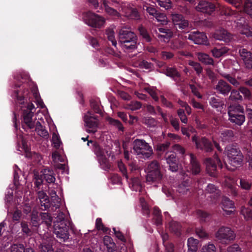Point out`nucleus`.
<instances>
[{
    "label": "nucleus",
    "instance_id": "1",
    "mask_svg": "<svg viewBox=\"0 0 252 252\" xmlns=\"http://www.w3.org/2000/svg\"><path fill=\"white\" fill-rule=\"evenodd\" d=\"M71 227V223L67 219H65L64 215L60 213L54 222V233L57 237L65 241L69 238L68 230Z\"/></svg>",
    "mask_w": 252,
    "mask_h": 252
},
{
    "label": "nucleus",
    "instance_id": "2",
    "mask_svg": "<svg viewBox=\"0 0 252 252\" xmlns=\"http://www.w3.org/2000/svg\"><path fill=\"white\" fill-rule=\"evenodd\" d=\"M119 42L122 48L126 51L133 50L136 47V36L134 32L126 29L119 32Z\"/></svg>",
    "mask_w": 252,
    "mask_h": 252
},
{
    "label": "nucleus",
    "instance_id": "3",
    "mask_svg": "<svg viewBox=\"0 0 252 252\" xmlns=\"http://www.w3.org/2000/svg\"><path fill=\"white\" fill-rule=\"evenodd\" d=\"M22 109L23 111V127L26 126L30 129L34 128L36 123V117H33V113L35 111V107L32 103H28L25 106L22 105Z\"/></svg>",
    "mask_w": 252,
    "mask_h": 252
},
{
    "label": "nucleus",
    "instance_id": "4",
    "mask_svg": "<svg viewBox=\"0 0 252 252\" xmlns=\"http://www.w3.org/2000/svg\"><path fill=\"white\" fill-rule=\"evenodd\" d=\"M229 163L232 167H227L229 170H234L242 165L243 155L241 151L233 146H227L225 149Z\"/></svg>",
    "mask_w": 252,
    "mask_h": 252
},
{
    "label": "nucleus",
    "instance_id": "5",
    "mask_svg": "<svg viewBox=\"0 0 252 252\" xmlns=\"http://www.w3.org/2000/svg\"><path fill=\"white\" fill-rule=\"evenodd\" d=\"M146 182L149 184L159 183L162 177L160 166L157 161H153L148 165L146 169Z\"/></svg>",
    "mask_w": 252,
    "mask_h": 252
},
{
    "label": "nucleus",
    "instance_id": "6",
    "mask_svg": "<svg viewBox=\"0 0 252 252\" xmlns=\"http://www.w3.org/2000/svg\"><path fill=\"white\" fill-rule=\"evenodd\" d=\"M133 150L135 154L143 158H148L153 154L152 147L143 140L134 141Z\"/></svg>",
    "mask_w": 252,
    "mask_h": 252
},
{
    "label": "nucleus",
    "instance_id": "7",
    "mask_svg": "<svg viewBox=\"0 0 252 252\" xmlns=\"http://www.w3.org/2000/svg\"><path fill=\"white\" fill-rule=\"evenodd\" d=\"M83 19L88 26L95 28H101L105 23L103 17L90 11L84 14Z\"/></svg>",
    "mask_w": 252,
    "mask_h": 252
},
{
    "label": "nucleus",
    "instance_id": "8",
    "mask_svg": "<svg viewBox=\"0 0 252 252\" xmlns=\"http://www.w3.org/2000/svg\"><path fill=\"white\" fill-rule=\"evenodd\" d=\"M229 120L238 125H241L245 121V116L243 114V109L239 105L231 106L228 112Z\"/></svg>",
    "mask_w": 252,
    "mask_h": 252
},
{
    "label": "nucleus",
    "instance_id": "9",
    "mask_svg": "<svg viewBox=\"0 0 252 252\" xmlns=\"http://www.w3.org/2000/svg\"><path fill=\"white\" fill-rule=\"evenodd\" d=\"M84 120L87 127L86 130L89 133H95L97 129L98 121L95 116L90 112L84 116Z\"/></svg>",
    "mask_w": 252,
    "mask_h": 252
},
{
    "label": "nucleus",
    "instance_id": "10",
    "mask_svg": "<svg viewBox=\"0 0 252 252\" xmlns=\"http://www.w3.org/2000/svg\"><path fill=\"white\" fill-rule=\"evenodd\" d=\"M216 238L221 243H226L234 239L235 235L233 231L229 227H220L215 234Z\"/></svg>",
    "mask_w": 252,
    "mask_h": 252
},
{
    "label": "nucleus",
    "instance_id": "11",
    "mask_svg": "<svg viewBox=\"0 0 252 252\" xmlns=\"http://www.w3.org/2000/svg\"><path fill=\"white\" fill-rule=\"evenodd\" d=\"M240 22L234 21V24L235 28L240 31L241 34L247 37H252V29H251L248 24L245 23L244 18H240Z\"/></svg>",
    "mask_w": 252,
    "mask_h": 252
},
{
    "label": "nucleus",
    "instance_id": "12",
    "mask_svg": "<svg viewBox=\"0 0 252 252\" xmlns=\"http://www.w3.org/2000/svg\"><path fill=\"white\" fill-rule=\"evenodd\" d=\"M94 152L98 158V160L102 168L104 170H107L110 168V165L108 162L106 156L101 148L98 146H95Z\"/></svg>",
    "mask_w": 252,
    "mask_h": 252
},
{
    "label": "nucleus",
    "instance_id": "13",
    "mask_svg": "<svg viewBox=\"0 0 252 252\" xmlns=\"http://www.w3.org/2000/svg\"><path fill=\"white\" fill-rule=\"evenodd\" d=\"M216 162L222 168V165L220 163V160L218 159V156H215L214 159L207 158L206 160L205 164L206 165V170L208 174L211 176H215L216 175V170L217 169Z\"/></svg>",
    "mask_w": 252,
    "mask_h": 252
},
{
    "label": "nucleus",
    "instance_id": "14",
    "mask_svg": "<svg viewBox=\"0 0 252 252\" xmlns=\"http://www.w3.org/2000/svg\"><path fill=\"white\" fill-rule=\"evenodd\" d=\"M221 208L224 212V215L229 216L234 213V204L228 198L226 197H223L221 201Z\"/></svg>",
    "mask_w": 252,
    "mask_h": 252
},
{
    "label": "nucleus",
    "instance_id": "15",
    "mask_svg": "<svg viewBox=\"0 0 252 252\" xmlns=\"http://www.w3.org/2000/svg\"><path fill=\"white\" fill-rule=\"evenodd\" d=\"M187 37V36H186ZM188 38L194 42L195 44H206L207 43V37L204 33L192 32L188 35Z\"/></svg>",
    "mask_w": 252,
    "mask_h": 252
},
{
    "label": "nucleus",
    "instance_id": "16",
    "mask_svg": "<svg viewBox=\"0 0 252 252\" xmlns=\"http://www.w3.org/2000/svg\"><path fill=\"white\" fill-rule=\"evenodd\" d=\"M196 10L211 14L215 9V5L206 1H200L196 7Z\"/></svg>",
    "mask_w": 252,
    "mask_h": 252
},
{
    "label": "nucleus",
    "instance_id": "17",
    "mask_svg": "<svg viewBox=\"0 0 252 252\" xmlns=\"http://www.w3.org/2000/svg\"><path fill=\"white\" fill-rule=\"evenodd\" d=\"M212 36L217 40H222L225 42H230L232 39V35L224 29L217 30Z\"/></svg>",
    "mask_w": 252,
    "mask_h": 252
},
{
    "label": "nucleus",
    "instance_id": "18",
    "mask_svg": "<svg viewBox=\"0 0 252 252\" xmlns=\"http://www.w3.org/2000/svg\"><path fill=\"white\" fill-rule=\"evenodd\" d=\"M239 54L243 61L246 67L249 69L252 68V53L246 49L242 48L239 50Z\"/></svg>",
    "mask_w": 252,
    "mask_h": 252
},
{
    "label": "nucleus",
    "instance_id": "19",
    "mask_svg": "<svg viewBox=\"0 0 252 252\" xmlns=\"http://www.w3.org/2000/svg\"><path fill=\"white\" fill-rule=\"evenodd\" d=\"M193 142H194L196 144V147L197 149H204L207 152H209L212 149V145L207 139L202 138L198 141L197 137L194 136L192 138Z\"/></svg>",
    "mask_w": 252,
    "mask_h": 252
},
{
    "label": "nucleus",
    "instance_id": "20",
    "mask_svg": "<svg viewBox=\"0 0 252 252\" xmlns=\"http://www.w3.org/2000/svg\"><path fill=\"white\" fill-rule=\"evenodd\" d=\"M172 22L175 26L178 28L183 29L188 26V21L184 19L183 16L180 14L174 13L172 14Z\"/></svg>",
    "mask_w": 252,
    "mask_h": 252
},
{
    "label": "nucleus",
    "instance_id": "21",
    "mask_svg": "<svg viewBox=\"0 0 252 252\" xmlns=\"http://www.w3.org/2000/svg\"><path fill=\"white\" fill-rule=\"evenodd\" d=\"M166 162L169 165L170 170L172 172L178 170L179 166L178 161L176 158V155L174 152H170L167 156Z\"/></svg>",
    "mask_w": 252,
    "mask_h": 252
},
{
    "label": "nucleus",
    "instance_id": "22",
    "mask_svg": "<svg viewBox=\"0 0 252 252\" xmlns=\"http://www.w3.org/2000/svg\"><path fill=\"white\" fill-rule=\"evenodd\" d=\"M218 138L222 142H228L232 139L234 136L232 130L225 129L221 130L218 133Z\"/></svg>",
    "mask_w": 252,
    "mask_h": 252
},
{
    "label": "nucleus",
    "instance_id": "23",
    "mask_svg": "<svg viewBox=\"0 0 252 252\" xmlns=\"http://www.w3.org/2000/svg\"><path fill=\"white\" fill-rule=\"evenodd\" d=\"M231 87L223 80H220L216 85V90L220 94L226 95L231 90Z\"/></svg>",
    "mask_w": 252,
    "mask_h": 252
},
{
    "label": "nucleus",
    "instance_id": "24",
    "mask_svg": "<svg viewBox=\"0 0 252 252\" xmlns=\"http://www.w3.org/2000/svg\"><path fill=\"white\" fill-rule=\"evenodd\" d=\"M42 124L41 122L37 121L34 128L39 136L45 138H48V132Z\"/></svg>",
    "mask_w": 252,
    "mask_h": 252
},
{
    "label": "nucleus",
    "instance_id": "25",
    "mask_svg": "<svg viewBox=\"0 0 252 252\" xmlns=\"http://www.w3.org/2000/svg\"><path fill=\"white\" fill-rule=\"evenodd\" d=\"M190 160L191 164V171L193 174H197L200 172V166L196 161L194 157L191 154L187 156Z\"/></svg>",
    "mask_w": 252,
    "mask_h": 252
},
{
    "label": "nucleus",
    "instance_id": "26",
    "mask_svg": "<svg viewBox=\"0 0 252 252\" xmlns=\"http://www.w3.org/2000/svg\"><path fill=\"white\" fill-rule=\"evenodd\" d=\"M32 94L35 98V102L37 105L41 108H43L45 107L43 100L41 99L40 95L38 94L37 88L36 86H34L32 90Z\"/></svg>",
    "mask_w": 252,
    "mask_h": 252
},
{
    "label": "nucleus",
    "instance_id": "27",
    "mask_svg": "<svg viewBox=\"0 0 252 252\" xmlns=\"http://www.w3.org/2000/svg\"><path fill=\"white\" fill-rule=\"evenodd\" d=\"M41 176L44 178L45 180L48 183H52L55 182V178L53 175L52 171L45 169L42 172Z\"/></svg>",
    "mask_w": 252,
    "mask_h": 252
},
{
    "label": "nucleus",
    "instance_id": "28",
    "mask_svg": "<svg viewBox=\"0 0 252 252\" xmlns=\"http://www.w3.org/2000/svg\"><path fill=\"white\" fill-rule=\"evenodd\" d=\"M189 179L187 178L185 181L179 185L177 188L178 191L183 194H186L189 190Z\"/></svg>",
    "mask_w": 252,
    "mask_h": 252
},
{
    "label": "nucleus",
    "instance_id": "29",
    "mask_svg": "<svg viewBox=\"0 0 252 252\" xmlns=\"http://www.w3.org/2000/svg\"><path fill=\"white\" fill-rule=\"evenodd\" d=\"M38 196L41 206H44L45 209L49 208L50 206L49 201L46 194L43 191H40L38 192Z\"/></svg>",
    "mask_w": 252,
    "mask_h": 252
},
{
    "label": "nucleus",
    "instance_id": "30",
    "mask_svg": "<svg viewBox=\"0 0 252 252\" xmlns=\"http://www.w3.org/2000/svg\"><path fill=\"white\" fill-rule=\"evenodd\" d=\"M197 57L200 62L205 64H212L213 63V60L207 54L203 53H198L197 54Z\"/></svg>",
    "mask_w": 252,
    "mask_h": 252
},
{
    "label": "nucleus",
    "instance_id": "31",
    "mask_svg": "<svg viewBox=\"0 0 252 252\" xmlns=\"http://www.w3.org/2000/svg\"><path fill=\"white\" fill-rule=\"evenodd\" d=\"M198 241L192 237L188 239V247L189 252H194L197 250Z\"/></svg>",
    "mask_w": 252,
    "mask_h": 252
},
{
    "label": "nucleus",
    "instance_id": "32",
    "mask_svg": "<svg viewBox=\"0 0 252 252\" xmlns=\"http://www.w3.org/2000/svg\"><path fill=\"white\" fill-rule=\"evenodd\" d=\"M104 245L107 247L109 252H112L115 250V245L113 239L108 236H104L103 238Z\"/></svg>",
    "mask_w": 252,
    "mask_h": 252
},
{
    "label": "nucleus",
    "instance_id": "33",
    "mask_svg": "<svg viewBox=\"0 0 252 252\" xmlns=\"http://www.w3.org/2000/svg\"><path fill=\"white\" fill-rule=\"evenodd\" d=\"M228 52V49L225 47H221L220 49L214 48L212 50L213 56L217 58H220Z\"/></svg>",
    "mask_w": 252,
    "mask_h": 252
},
{
    "label": "nucleus",
    "instance_id": "34",
    "mask_svg": "<svg viewBox=\"0 0 252 252\" xmlns=\"http://www.w3.org/2000/svg\"><path fill=\"white\" fill-rule=\"evenodd\" d=\"M209 102L213 107L217 108L218 110L220 109L223 105V103L222 101L219 98L215 96L211 97Z\"/></svg>",
    "mask_w": 252,
    "mask_h": 252
},
{
    "label": "nucleus",
    "instance_id": "35",
    "mask_svg": "<svg viewBox=\"0 0 252 252\" xmlns=\"http://www.w3.org/2000/svg\"><path fill=\"white\" fill-rule=\"evenodd\" d=\"M123 10H124L126 16L134 19H137L139 18V15L136 9L129 8Z\"/></svg>",
    "mask_w": 252,
    "mask_h": 252
},
{
    "label": "nucleus",
    "instance_id": "36",
    "mask_svg": "<svg viewBox=\"0 0 252 252\" xmlns=\"http://www.w3.org/2000/svg\"><path fill=\"white\" fill-rule=\"evenodd\" d=\"M20 139L22 146H19L17 148V150L19 151H24L26 153V156L27 157H30L31 156L29 154L30 149L26 141L24 139L22 136H20Z\"/></svg>",
    "mask_w": 252,
    "mask_h": 252
},
{
    "label": "nucleus",
    "instance_id": "37",
    "mask_svg": "<svg viewBox=\"0 0 252 252\" xmlns=\"http://www.w3.org/2000/svg\"><path fill=\"white\" fill-rule=\"evenodd\" d=\"M103 5L105 8V11L109 14V15L114 16H118L119 13L118 12L115 10L114 9L109 7L108 5V1L106 0H102Z\"/></svg>",
    "mask_w": 252,
    "mask_h": 252
},
{
    "label": "nucleus",
    "instance_id": "38",
    "mask_svg": "<svg viewBox=\"0 0 252 252\" xmlns=\"http://www.w3.org/2000/svg\"><path fill=\"white\" fill-rule=\"evenodd\" d=\"M130 187L132 190H135L136 191H140L142 189L139 179L137 178H134L131 179V182L130 184Z\"/></svg>",
    "mask_w": 252,
    "mask_h": 252
},
{
    "label": "nucleus",
    "instance_id": "39",
    "mask_svg": "<svg viewBox=\"0 0 252 252\" xmlns=\"http://www.w3.org/2000/svg\"><path fill=\"white\" fill-rule=\"evenodd\" d=\"M106 34L107 35L108 39L112 43V44L116 46L117 44V41L115 36L114 30L112 28H110L107 30Z\"/></svg>",
    "mask_w": 252,
    "mask_h": 252
},
{
    "label": "nucleus",
    "instance_id": "40",
    "mask_svg": "<svg viewBox=\"0 0 252 252\" xmlns=\"http://www.w3.org/2000/svg\"><path fill=\"white\" fill-rule=\"evenodd\" d=\"M243 10L252 18V0H247L245 1Z\"/></svg>",
    "mask_w": 252,
    "mask_h": 252
},
{
    "label": "nucleus",
    "instance_id": "41",
    "mask_svg": "<svg viewBox=\"0 0 252 252\" xmlns=\"http://www.w3.org/2000/svg\"><path fill=\"white\" fill-rule=\"evenodd\" d=\"M155 17L158 22H160L162 25H166L168 23L166 16L161 13H157Z\"/></svg>",
    "mask_w": 252,
    "mask_h": 252
},
{
    "label": "nucleus",
    "instance_id": "42",
    "mask_svg": "<svg viewBox=\"0 0 252 252\" xmlns=\"http://www.w3.org/2000/svg\"><path fill=\"white\" fill-rule=\"evenodd\" d=\"M241 213L246 220L252 219V211L248 208L244 207H242Z\"/></svg>",
    "mask_w": 252,
    "mask_h": 252
},
{
    "label": "nucleus",
    "instance_id": "43",
    "mask_svg": "<svg viewBox=\"0 0 252 252\" xmlns=\"http://www.w3.org/2000/svg\"><path fill=\"white\" fill-rule=\"evenodd\" d=\"M158 5L164 8L165 9H168L171 8L172 3L170 0H157Z\"/></svg>",
    "mask_w": 252,
    "mask_h": 252
},
{
    "label": "nucleus",
    "instance_id": "44",
    "mask_svg": "<svg viewBox=\"0 0 252 252\" xmlns=\"http://www.w3.org/2000/svg\"><path fill=\"white\" fill-rule=\"evenodd\" d=\"M52 144L53 145L54 147L57 149L59 148L61 144V141L59 136L56 132H53V133Z\"/></svg>",
    "mask_w": 252,
    "mask_h": 252
},
{
    "label": "nucleus",
    "instance_id": "45",
    "mask_svg": "<svg viewBox=\"0 0 252 252\" xmlns=\"http://www.w3.org/2000/svg\"><path fill=\"white\" fill-rule=\"evenodd\" d=\"M50 195L51 196V198L52 201H54L53 205L56 207V208H59L60 206V201L59 198L57 196L56 194V192L55 191L52 190L50 191Z\"/></svg>",
    "mask_w": 252,
    "mask_h": 252
},
{
    "label": "nucleus",
    "instance_id": "46",
    "mask_svg": "<svg viewBox=\"0 0 252 252\" xmlns=\"http://www.w3.org/2000/svg\"><path fill=\"white\" fill-rule=\"evenodd\" d=\"M166 74L168 76L175 78L179 76V74L176 69L172 67H168L166 69Z\"/></svg>",
    "mask_w": 252,
    "mask_h": 252
},
{
    "label": "nucleus",
    "instance_id": "47",
    "mask_svg": "<svg viewBox=\"0 0 252 252\" xmlns=\"http://www.w3.org/2000/svg\"><path fill=\"white\" fill-rule=\"evenodd\" d=\"M189 64L193 67L198 74H199L201 73L202 71V68L199 63L194 62L192 61H189Z\"/></svg>",
    "mask_w": 252,
    "mask_h": 252
},
{
    "label": "nucleus",
    "instance_id": "48",
    "mask_svg": "<svg viewBox=\"0 0 252 252\" xmlns=\"http://www.w3.org/2000/svg\"><path fill=\"white\" fill-rule=\"evenodd\" d=\"M201 252H216V248L213 244H208L203 247Z\"/></svg>",
    "mask_w": 252,
    "mask_h": 252
},
{
    "label": "nucleus",
    "instance_id": "49",
    "mask_svg": "<svg viewBox=\"0 0 252 252\" xmlns=\"http://www.w3.org/2000/svg\"><path fill=\"white\" fill-rule=\"evenodd\" d=\"M242 97L240 94L239 92L237 90H232L229 96V99L232 100H241Z\"/></svg>",
    "mask_w": 252,
    "mask_h": 252
},
{
    "label": "nucleus",
    "instance_id": "50",
    "mask_svg": "<svg viewBox=\"0 0 252 252\" xmlns=\"http://www.w3.org/2000/svg\"><path fill=\"white\" fill-rule=\"evenodd\" d=\"M95 227L98 230H101L104 232H106L108 229L104 226L102 220L100 218H97L95 221Z\"/></svg>",
    "mask_w": 252,
    "mask_h": 252
},
{
    "label": "nucleus",
    "instance_id": "51",
    "mask_svg": "<svg viewBox=\"0 0 252 252\" xmlns=\"http://www.w3.org/2000/svg\"><path fill=\"white\" fill-rule=\"evenodd\" d=\"M11 252H25L24 247L22 244L13 245L11 246Z\"/></svg>",
    "mask_w": 252,
    "mask_h": 252
},
{
    "label": "nucleus",
    "instance_id": "52",
    "mask_svg": "<svg viewBox=\"0 0 252 252\" xmlns=\"http://www.w3.org/2000/svg\"><path fill=\"white\" fill-rule=\"evenodd\" d=\"M224 77L228 80V81L234 86L237 87L239 85V82L235 78L230 75L226 74Z\"/></svg>",
    "mask_w": 252,
    "mask_h": 252
},
{
    "label": "nucleus",
    "instance_id": "53",
    "mask_svg": "<svg viewBox=\"0 0 252 252\" xmlns=\"http://www.w3.org/2000/svg\"><path fill=\"white\" fill-rule=\"evenodd\" d=\"M118 167H119L120 171L123 173V174L127 179L128 176L127 175L126 169L125 165L124 164V163L121 161H119L118 162Z\"/></svg>",
    "mask_w": 252,
    "mask_h": 252
},
{
    "label": "nucleus",
    "instance_id": "54",
    "mask_svg": "<svg viewBox=\"0 0 252 252\" xmlns=\"http://www.w3.org/2000/svg\"><path fill=\"white\" fill-rule=\"evenodd\" d=\"M230 181L231 180L230 179H228L226 181L225 185L230 189L233 195H236L237 194L236 189L231 183H229Z\"/></svg>",
    "mask_w": 252,
    "mask_h": 252
},
{
    "label": "nucleus",
    "instance_id": "55",
    "mask_svg": "<svg viewBox=\"0 0 252 252\" xmlns=\"http://www.w3.org/2000/svg\"><path fill=\"white\" fill-rule=\"evenodd\" d=\"M144 9H145L150 15H152L154 17H155L158 13L156 9L152 6L145 5L144 6Z\"/></svg>",
    "mask_w": 252,
    "mask_h": 252
},
{
    "label": "nucleus",
    "instance_id": "56",
    "mask_svg": "<svg viewBox=\"0 0 252 252\" xmlns=\"http://www.w3.org/2000/svg\"><path fill=\"white\" fill-rule=\"evenodd\" d=\"M240 92L244 95V97L249 98L251 95L250 91L244 87H240L239 89Z\"/></svg>",
    "mask_w": 252,
    "mask_h": 252
},
{
    "label": "nucleus",
    "instance_id": "57",
    "mask_svg": "<svg viewBox=\"0 0 252 252\" xmlns=\"http://www.w3.org/2000/svg\"><path fill=\"white\" fill-rule=\"evenodd\" d=\"M240 184L241 188L244 189H249L251 187V184L243 179L240 180Z\"/></svg>",
    "mask_w": 252,
    "mask_h": 252
},
{
    "label": "nucleus",
    "instance_id": "58",
    "mask_svg": "<svg viewBox=\"0 0 252 252\" xmlns=\"http://www.w3.org/2000/svg\"><path fill=\"white\" fill-rule=\"evenodd\" d=\"M161 56L163 60H169L173 57L174 54L172 52L162 51L161 53Z\"/></svg>",
    "mask_w": 252,
    "mask_h": 252
},
{
    "label": "nucleus",
    "instance_id": "59",
    "mask_svg": "<svg viewBox=\"0 0 252 252\" xmlns=\"http://www.w3.org/2000/svg\"><path fill=\"white\" fill-rule=\"evenodd\" d=\"M41 217L43 220L47 224V225H50L52 222V218L51 216L47 213H43L41 215Z\"/></svg>",
    "mask_w": 252,
    "mask_h": 252
},
{
    "label": "nucleus",
    "instance_id": "60",
    "mask_svg": "<svg viewBox=\"0 0 252 252\" xmlns=\"http://www.w3.org/2000/svg\"><path fill=\"white\" fill-rule=\"evenodd\" d=\"M108 121L111 125L116 126L119 128V129L123 130V127L122 126L120 122L118 120L113 119L112 118H109Z\"/></svg>",
    "mask_w": 252,
    "mask_h": 252
},
{
    "label": "nucleus",
    "instance_id": "61",
    "mask_svg": "<svg viewBox=\"0 0 252 252\" xmlns=\"http://www.w3.org/2000/svg\"><path fill=\"white\" fill-rule=\"evenodd\" d=\"M228 252H241V249L237 244H233L227 248Z\"/></svg>",
    "mask_w": 252,
    "mask_h": 252
},
{
    "label": "nucleus",
    "instance_id": "62",
    "mask_svg": "<svg viewBox=\"0 0 252 252\" xmlns=\"http://www.w3.org/2000/svg\"><path fill=\"white\" fill-rule=\"evenodd\" d=\"M52 158L55 162H62L63 161V158H62L59 153L55 151L52 154Z\"/></svg>",
    "mask_w": 252,
    "mask_h": 252
},
{
    "label": "nucleus",
    "instance_id": "63",
    "mask_svg": "<svg viewBox=\"0 0 252 252\" xmlns=\"http://www.w3.org/2000/svg\"><path fill=\"white\" fill-rule=\"evenodd\" d=\"M41 252H54L50 245H42L41 248Z\"/></svg>",
    "mask_w": 252,
    "mask_h": 252
},
{
    "label": "nucleus",
    "instance_id": "64",
    "mask_svg": "<svg viewBox=\"0 0 252 252\" xmlns=\"http://www.w3.org/2000/svg\"><path fill=\"white\" fill-rule=\"evenodd\" d=\"M246 158L249 162V168L252 170V152L251 151L247 152Z\"/></svg>",
    "mask_w": 252,
    "mask_h": 252
}]
</instances>
